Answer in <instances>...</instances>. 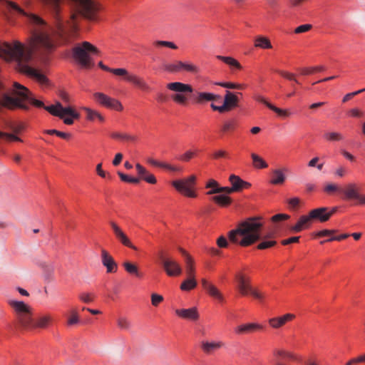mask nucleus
<instances>
[{"mask_svg":"<svg viewBox=\"0 0 365 365\" xmlns=\"http://www.w3.org/2000/svg\"><path fill=\"white\" fill-rule=\"evenodd\" d=\"M43 4L57 13L61 0H40ZM77 6L79 12L89 20H95L100 8L93 0H72ZM8 6L26 16L31 27V41L29 47L19 41L13 43H0V57L16 62V68L20 73L26 75L41 85H47L46 76L38 70L31 67L28 63L34 53L44 56L51 53L55 46L54 37L59 38L63 43H69L75 37L77 26L74 22L76 14H72L71 21L64 24L56 14L55 28L49 26L42 18L28 14L16 4L7 1ZM29 104L38 108H43L52 115L60 118L66 125L73 124L75 119H79L80 114L72 107H63L60 102L54 105L45 106L44 103L34 98L30 91L19 83L14 82L9 91H5L0 83V105L9 109H29Z\"/></svg>","mask_w":365,"mask_h":365,"instance_id":"f257e3e1","label":"nucleus"},{"mask_svg":"<svg viewBox=\"0 0 365 365\" xmlns=\"http://www.w3.org/2000/svg\"><path fill=\"white\" fill-rule=\"evenodd\" d=\"M263 222L259 217H249L239 223L237 228L229 232L228 237L231 242L242 247L250 246L262 240L257 248L265 250L274 246L275 240H268L271 235L262 236Z\"/></svg>","mask_w":365,"mask_h":365,"instance_id":"f03ea898","label":"nucleus"},{"mask_svg":"<svg viewBox=\"0 0 365 365\" xmlns=\"http://www.w3.org/2000/svg\"><path fill=\"white\" fill-rule=\"evenodd\" d=\"M7 302L14 312V326L17 329L33 331L45 329L52 320L50 314L34 317L31 307L22 301L9 299Z\"/></svg>","mask_w":365,"mask_h":365,"instance_id":"7ed1b4c3","label":"nucleus"},{"mask_svg":"<svg viewBox=\"0 0 365 365\" xmlns=\"http://www.w3.org/2000/svg\"><path fill=\"white\" fill-rule=\"evenodd\" d=\"M98 66L106 71L110 72L118 76L123 77L126 81L133 83L143 91L148 92L151 91L150 86L143 78L137 76L136 74L129 73L125 68H110L107 66H105L101 61L98 63Z\"/></svg>","mask_w":365,"mask_h":365,"instance_id":"20e7f679","label":"nucleus"},{"mask_svg":"<svg viewBox=\"0 0 365 365\" xmlns=\"http://www.w3.org/2000/svg\"><path fill=\"white\" fill-rule=\"evenodd\" d=\"M98 49L88 41L77 45L73 48V56L81 66L88 68L91 66L90 53H98Z\"/></svg>","mask_w":365,"mask_h":365,"instance_id":"39448f33","label":"nucleus"},{"mask_svg":"<svg viewBox=\"0 0 365 365\" xmlns=\"http://www.w3.org/2000/svg\"><path fill=\"white\" fill-rule=\"evenodd\" d=\"M167 88L175 92V94L172 96V99L181 105L187 103L188 100V95L192 93L193 88L190 84L183 83L181 82L170 83L167 85Z\"/></svg>","mask_w":365,"mask_h":365,"instance_id":"423d86ee","label":"nucleus"},{"mask_svg":"<svg viewBox=\"0 0 365 365\" xmlns=\"http://www.w3.org/2000/svg\"><path fill=\"white\" fill-rule=\"evenodd\" d=\"M236 279L237 281V289L242 295L245 296L250 294L259 300H262L264 298V295L263 293L256 289H254L251 286L249 278H246L242 274H237L236 275Z\"/></svg>","mask_w":365,"mask_h":365,"instance_id":"0eeeda50","label":"nucleus"},{"mask_svg":"<svg viewBox=\"0 0 365 365\" xmlns=\"http://www.w3.org/2000/svg\"><path fill=\"white\" fill-rule=\"evenodd\" d=\"M196 177L190 175L187 178L174 180L172 185L180 193L189 197H195L196 194L193 190L195 185Z\"/></svg>","mask_w":365,"mask_h":365,"instance_id":"6e6552de","label":"nucleus"},{"mask_svg":"<svg viewBox=\"0 0 365 365\" xmlns=\"http://www.w3.org/2000/svg\"><path fill=\"white\" fill-rule=\"evenodd\" d=\"M340 192L343 194L345 200H356L357 204L365 205V195L359 193V187L356 183H348L344 188L340 189Z\"/></svg>","mask_w":365,"mask_h":365,"instance_id":"1a4fd4ad","label":"nucleus"},{"mask_svg":"<svg viewBox=\"0 0 365 365\" xmlns=\"http://www.w3.org/2000/svg\"><path fill=\"white\" fill-rule=\"evenodd\" d=\"M94 99L101 106L108 108L114 109L118 111H121L123 106L121 103L115 99L109 97L108 96L97 92L93 94Z\"/></svg>","mask_w":365,"mask_h":365,"instance_id":"9d476101","label":"nucleus"},{"mask_svg":"<svg viewBox=\"0 0 365 365\" xmlns=\"http://www.w3.org/2000/svg\"><path fill=\"white\" fill-rule=\"evenodd\" d=\"M238 98L236 95L232 93V92L227 91L224 97V103L221 106H215V104H211V108L213 110H217L220 113H224L231 110L233 108H235L238 106Z\"/></svg>","mask_w":365,"mask_h":365,"instance_id":"9b49d317","label":"nucleus"},{"mask_svg":"<svg viewBox=\"0 0 365 365\" xmlns=\"http://www.w3.org/2000/svg\"><path fill=\"white\" fill-rule=\"evenodd\" d=\"M160 259L164 270L169 277H175L181 274L182 267L177 261L163 256H160Z\"/></svg>","mask_w":365,"mask_h":365,"instance_id":"f8f14e48","label":"nucleus"},{"mask_svg":"<svg viewBox=\"0 0 365 365\" xmlns=\"http://www.w3.org/2000/svg\"><path fill=\"white\" fill-rule=\"evenodd\" d=\"M109 223L116 239L122 245L128 247H130L134 250H137V247L132 244L128 236L124 233L122 229L115 222L110 221Z\"/></svg>","mask_w":365,"mask_h":365,"instance_id":"ddd939ff","label":"nucleus"},{"mask_svg":"<svg viewBox=\"0 0 365 365\" xmlns=\"http://www.w3.org/2000/svg\"><path fill=\"white\" fill-rule=\"evenodd\" d=\"M101 262L108 273L116 272L118 264L113 257L104 249L101 250Z\"/></svg>","mask_w":365,"mask_h":365,"instance_id":"4468645a","label":"nucleus"},{"mask_svg":"<svg viewBox=\"0 0 365 365\" xmlns=\"http://www.w3.org/2000/svg\"><path fill=\"white\" fill-rule=\"evenodd\" d=\"M295 315L293 314H286L281 317H273L269 319L268 323L273 329H279L283 327L287 322L293 320Z\"/></svg>","mask_w":365,"mask_h":365,"instance_id":"2eb2a0df","label":"nucleus"},{"mask_svg":"<svg viewBox=\"0 0 365 365\" xmlns=\"http://www.w3.org/2000/svg\"><path fill=\"white\" fill-rule=\"evenodd\" d=\"M147 162L155 167L161 168L171 173H182V168L179 165L169 164L165 162H160L153 158H148Z\"/></svg>","mask_w":365,"mask_h":365,"instance_id":"dca6fc26","label":"nucleus"},{"mask_svg":"<svg viewBox=\"0 0 365 365\" xmlns=\"http://www.w3.org/2000/svg\"><path fill=\"white\" fill-rule=\"evenodd\" d=\"M312 221H319L324 222L329 220V215L327 214V207H322L312 210L309 212Z\"/></svg>","mask_w":365,"mask_h":365,"instance_id":"f3484780","label":"nucleus"},{"mask_svg":"<svg viewBox=\"0 0 365 365\" xmlns=\"http://www.w3.org/2000/svg\"><path fill=\"white\" fill-rule=\"evenodd\" d=\"M192 98L196 103L202 104L220 99V96L207 92H196L192 95Z\"/></svg>","mask_w":365,"mask_h":365,"instance_id":"a211bd4d","label":"nucleus"},{"mask_svg":"<svg viewBox=\"0 0 365 365\" xmlns=\"http://www.w3.org/2000/svg\"><path fill=\"white\" fill-rule=\"evenodd\" d=\"M202 285L210 297L217 299L220 302H222L224 300L222 293L214 284L210 283L205 279H202Z\"/></svg>","mask_w":365,"mask_h":365,"instance_id":"6ab92c4d","label":"nucleus"},{"mask_svg":"<svg viewBox=\"0 0 365 365\" xmlns=\"http://www.w3.org/2000/svg\"><path fill=\"white\" fill-rule=\"evenodd\" d=\"M255 99L257 101L263 103L265 105L267 108H269L270 110L275 112L278 115L283 117V118H288L290 116L291 113L288 110H283L281 108H279L269 102H268L263 96H257L255 97Z\"/></svg>","mask_w":365,"mask_h":365,"instance_id":"aec40b11","label":"nucleus"},{"mask_svg":"<svg viewBox=\"0 0 365 365\" xmlns=\"http://www.w3.org/2000/svg\"><path fill=\"white\" fill-rule=\"evenodd\" d=\"M229 180L231 183L232 190L236 192H240L244 188H249L251 186L250 182L244 181L239 176L235 175H231L229 178Z\"/></svg>","mask_w":365,"mask_h":365,"instance_id":"412c9836","label":"nucleus"},{"mask_svg":"<svg viewBox=\"0 0 365 365\" xmlns=\"http://www.w3.org/2000/svg\"><path fill=\"white\" fill-rule=\"evenodd\" d=\"M175 313L180 317L185 319L195 321L199 318V314L196 307L176 309Z\"/></svg>","mask_w":365,"mask_h":365,"instance_id":"4be33fe9","label":"nucleus"},{"mask_svg":"<svg viewBox=\"0 0 365 365\" xmlns=\"http://www.w3.org/2000/svg\"><path fill=\"white\" fill-rule=\"evenodd\" d=\"M288 170L287 168L282 169H274L272 170V177L269 180L270 184L272 185H282L286 180V175L284 172H287Z\"/></svg>","mask_w":365,"mask_h":365,"instance_id":"5701e85b","label":"nucleus"},{"mask_svg":"<svg viewBox=\"0 0 365 365\" xmlns=\"http://www.w3.org/2000/svg\"><path fill=\"white\" fill-rule=\"evenodd\" d=\"M262 328L263 327L259 324L250 323L237 327L235 331L237 334H250L257 330H261Z\"/></svg>","mask_w":365,"mask_h":365,"instance_id":"b1692460","label":"nucleus"},{"mask_svg":"<svg viewBox=\"0 0 365 365\" xmlns=\"http://www.w3.org/2000/svg\"><path fill=\"white\" fill-rule=\"evenodd\" d=\"M312 222L309 214L308 215H302L299 217L296 225L291 227L290 230L294 232H299L304 229L308 228Z\"/></svg>","mask_w":365,"mask_h":365,"instance_id":"393cba45","label":"nucleus"},{"mask_svg":"<svg viewBox=\"0 0 365 365\" xmlns=\"http://www.w3.org/2000/svg\"><path fill=\"white\" fill-rule=\"evenodd\" d=\"M222 346L223 343L222 341H202L201 344L202 351L208 354L220 349Z\"/></svg>","mask_w":365,"mask_h":365,"instance_id":"a878e982","label":"nucleus"},{"mask_svg":"<svg viewBox=\"0 0 365 365\" xmlns=\"http://www.w3.org/2000/svg\"><path fill=\"white\" fill-rule=\"evenodd\" d=\"M111 138L127 142L135 143L138 138L136 135L128 133L113 132L110 134Z\"/></svg>","mask_w":365,"mask_h":365,"instance_id":"bb28decb","label":"nucleus"},{"mask_svg":"<svg viewBox=\"0 0 365 365\" xmlns=\"http://www.w3.org/2000/svg\"><path fill=\"white\" fill-rule=\"evenodd\" d=\"M123 266L125 271L130 274L134 275L138 278L143 277V273L139 271L138 267L135 264L125 261L123 263Z\"/></svg>","mask_w":365,"mask_h":365,"instance_id":"cd10ccee","label":"nucleus"},{"mask_svg":"<svg viewBox=\"0 0 365 365\" xmlns=\"http://www.w3.org/2000/svg\"><path fill=\"white\" fill-rule=\"evenodd\" d=\"M83 110L86 112L88 120L94 121L98 119L101 122L104 121V117L98 111L86 107H84Z\"/></svg>","mask_w":365,"mask_h":365,"instance_id":"c85d7f7f","label":"nucleus"},{"mask_svg":"<svg viewBox=\"0 0 365 365\" xmlns=\"http://www.w3.org/2000/svg\"><path fill=\"white\" fill-rule=\"evenodd\" d=\"M255 46L263 49L272 48V46L269 39L262 36H258L255 39Z\"/></svg>","mask_w":365,"mask_h":365,"instance_id":"c756f323","label":"nucleus"},{"mask_svg":"<svg viewBox=\"0 0 365 365\" xmlns=\"http://www.w3.org/2000/svg\"><path fill=\"white\" fill-rule=\"evenodd\" d=\"M185 263L187 277H195V261L193 258L191 256H187Z\"/></svg>","mask_w":365,"mask_h":365,"instance_id":"7c9ffc66","label":"nucleus"},{"mask_svg":"<svg viewBox=\"0 0 365 365\" xmlns=\"http://www.w3.org/2000/svg\"><path fill=\"white\" fill-rule=\"evenodd\" d=\"M195 277H187L180 284V289L182 291H190L197 287Z\"/></svg>","mask_w":365,"mask_h":365,"instance_id":"2f4dec72","label":"nucleus"},{"mask_svg":"<svg viewBox=\"0 0 365 365\" xmlns=\"http://www.w3.org/2000/svg\"><path fill=\"white\" fill-rule=\"evenodd\" d=\"M216 58L217 59L223 61L224 63H225L226 64H227L228 66H230L232 68H237L238 70L242 69L241 64L236 59H235L232 57H230V56H217Z\"/></svg>","mask_w":365,"mask_h":365,"instance_id":"473e14b6","label":"nucleus"},{"mask_svg":"<svg viewBox=\"0 0 365 365\" xmlns=\"http://www.w3.org/2000/svg\"><path fill=\"white\" fill-rule=\"evenodd\" d=\"M216 58L217 59L223 61L224 63H225L226 64H227L228 66H230L232 68H237L238 70L242 69L241 64L236 59H235L232 57H230V56H217Z\"/></svg>","mask_w":365,"mask_h":365,"instance_id":"72a5a7b5","label":"nucleus"},{"mask_svg":"<svg viewBox=\"0 0 365 365\" xmlns=\"http://www.w3.org/2000/svg\"><path fill=\"white\" fill-rule=\"evenodd\" d=\"M251 158L252 159L253 166L255 168L262 169L267 168L268 167V164L258 155L252 153Z\"/></svg>","mask_w":365,"mask_h":365,"instance_id":"f704fd0d","label":"nucleus"},{"mask_svg":"<svg viewBox=\"0 0 365 365\" xmlns=\"http://www.w3.org/2000/svg\"><path fill=\"white\" fill-rule=\"evenodd\" d=\"M324 138L331 142L341 141L344 140V135L339 132H327L324 133Z\"/></svg>","mask_w":365,"mask_h":365,"instance_id":"c9c22d12","label":"nucleus"},{"mask_svg":"<svg viewBox=\"0 0 365 365\" xmlns=\"http://www.w3.org/2000/svg\"><path fill=\"white\" fill-rule=\"evenodd\" d=\"M212 200L222 206H227L232 202V200L230 197L224 195L214 196L212 197Z\"/></svg>","mask_w":365,"mask_h":365,"instance_id":"e433bc0d","label":"nucleus"},{"mask_svg":"<svg viewBox=\"0 0 365 365\" xmlns=\"http://www.w3.org/2000/svg\"><path fill=\"white\" fill-rule=\"evenodd\" d=\"M182 61H177L174 63L165 65L164 68L166 71L171 73H178L182 71Z\"/></svg>","mask_w":365,"mask_h":365,"instance_id":"4c0bfd02","label":"nucleus"},{"mask_svg":"<svg viewBox=\"0 0 365 365\" xmlns=\"http://www.w3.org/2000/svg\"><path fill=\"white\" fill-rule=\"evenodd\" d=\"M324 70V66H316V67H311V68H300L299 71L301 72V74L302 75H311L312 73H314V72H317V71H322Z\"/></svg>","mask_w":365,"mask_h":365,"instance_id":"58836bf2","label":"nucleus"},{"mask_svg":"<svg viewBox=\"0 0 365 365\" xmlns=\"http://www.w3.org/2000/svg\"><path fill=\"white\" fill-rule=\"evenodd\" d=\"M118 327L123 330H129L130 328V322L125 317H119L117 319Z\"/></svg>","mask_w":365,"mask_h":365,"instance_id":"ea45409f","label":"nucleus"},{"mask_svg":"<svg viewBox=\"0 0 365 365\" xmlns=\"http://www.w3.org/2000/svg\"><path fill=\"white\" fill-rule=\"evenodd\" d=\"M118 175L120 177V180L125 182L137 184L140 182L139 178L130 177L128 175H125L120 171L118 172Z\"/></svg>","mask_w":365,"mask_h":365,"instance_id":"a19ab883","label":"nucleus"},{"mask_svg":"<svg viewBox=\"0 0 365 365\" xmlns=\"http://www.w3.org/2000/svg\"><path fill=\"white\" fill-rule=\"evenodd\" d=\"M236 127V122L234 120H230L225 121L222 126V131L223 133H227L235 130Z\"/></svg>","mask_w":365,"mask_h":365,"instance_id":"79ce46f5","label":"nucleus"},{"mask_svg":"<svg viewBox=\"0 0 365 365\" xmlns=\"http://www.w3.org/2000/svg\"><path fill=\"white\" fill-rule=\"evenodd\" d=\"M217 85L230 89H243L244 85L230 82L217 83Z\"/></svg>","mask_w":365,"mask_h":365,"instance_id":"37998d69","label":"nucleus"},{"mask_svg":"<svg viewBox=\"0 0 365 365\" xmlns=\"http://www.w3.org/2000/svg\"><path fill=\"white\" fill-rule=\"evenodd\" d=\"M182 70L192 73H197L200 71L199 68L192 63L182 62Z\"/></svg>","mask_w":365,"mask_h":365,"instance_id":"c03bdc74","label":"nucleus"},{"mask_svg":"<svg viewBox=\"0 0 365 365\" xmlns=\"http://www.w3.org/2000/svg\"><path fill=\"white\" fill-rule=\"evenodd\" d=\"M135 168H136L138 174L140 177L139 179L140 180L142 179V180H145V179L146 178V176H148L150 173L143 166H142L139 163H137L135 165Z\"/></svg>","mask_w":365,"mask_h":365,"instance_id":"a18cd8bd","label":"nucleus"},{"mask_svg":"<svg viewBox=\"0 0 365 365\" xmlns=\"http://www.w3.org/2000/svg\"><path fill=\"white\" fill-rule=\"evenodd\" d=\"M9 128L15 134H19L25 128L24 123H11L9 125Z\"/></svg>","mask_w":365,"mask_h":365,"instance_id":"49530a36","label":"nucleus"},{"mask_svg":"<svg viewBox=\"0 0 365 365\" xmlns=\"http://www.w3.org/2000/svg\"><path fill=\"white\" fill-rule=\"evenodd\" d=\"M336 230H322L321 231H319L315 234L316 237H327L331 238L333 236V234L336 233Z\"/></svg>","mask_w":365,"mask_h":365,"instance_id":"de8ad7c7","label":"nucleus"},{"mask_svg":"<svg viewBox=\"0 0 365 365\" xmlns=\"http://www.w3.org/2000/svg\"><path fill=\"white\" fill-rule=\"evenodd\" d=\"M195 155V153L190 150H187L185 153L179 156L178 159L182 162H188Z\"/></svg>","mask_w":365,"mask_h":365,"instance_id":"09e8293b","label":"nucleus"},{"mask_svg":"<svg viewBox=\"0 0 365 365\" xmlns=\"http://www.w3.org/2000/svg\"><path fill=\"white\" fill-rule=\"evenodd\" d=\"M78 322H79V318H78V314L77 313V311L72 310L71 314L68 317V321H67L68 325L71 326V325L78 323Z\"/></svg>","mask_w":365,"mask_h":365,"instance_id":"8fccbe9b","label":"nucleus"},{"mask_svg":"<svg viewBox=\"0 0 365 365\" xmlns=\"http://www.w3.org/2000/svg\"><path fill=\"white\" fill-rule=\"evenodd\" d=\"M0 138H4L9 141H19L21 142V139L13 133H4L0 131Z\"/></svg>","mask_w":365,"mask_h":365,"instance_id":"3c124183","label":"nucleus"},{"mask_svg":"<svg viewBox=\"0 0 365 365\" xmlns=\"http://www.w3.org/2000/svg\"><path fill=\"white\" fill-rule=\"evenodd\" d=\"M78 297L83 302L88 304L93 302L94 295L91 293L83 292L79 294Z\"/></svg>","mask_w":365,"mask_h":365,"instance_id":"603ef678","label":"nucleus"},{"mask_svg":"<svg viewBox=\"0 0 365 365\" xmlns=\"http://www.w3.org/2000/svg\"><path fill=\"white\" fill-rule=\"evenodd\" d=\"M154 43L157 46H165V47L170 48L172 49H177V48H178L177 46L171 41H156Z\"/></svg>","mask_w":365,"mask_h":365,"instance_id":"864d4df0","label":"nucleus"},{"mask_svg":"<svg viewBox=\"0 0 365 365\" xmlns=\"http://www.w3.org/2000/svg\"><path fill=\"white\" fill-rule=\"evenodd\" d=\"M163 301V297L158 294H151V303L154 307H157L160 302Z\"/></svg>","mask_w":365,"mask_h":365,"instance_id":"5fc2aeb1","label":"nucleus"},{"mask_svg":"<svg viewBox=\"0 0 365 365\" xmlns=\"http://www.w3.org/2000/svg\"><path fill=\"white\" fill-rule=\"evenodd\" d=\"M312 29L311 24H303L297 27L294 30L295 34H301L309 31Z\"/></svg>","mask_w":365,"mask_h":365,"instance_id":"6e6d98bb","label":"nucleus"},{"mask_svg":"<svg viewBox=\"0 0 365 365\" xmlns=\"http://www.w3.org/2000/svg\"><path fill=\"white\" fill-rule=\"evenodd\" d=\"M364 91H365V88H363V89H361V90L352 92V93H347L344 96V98L342 99V102L346 103L348 101H349L351 98H353L354 96H355Z\"/></svg>","mask_w":365,"mask_h":365,"instance_id":"4d7b16f0","label":"nucleus"},{"mask_svg":"<svg viewBox=\"0 0 365 365\" xmlns=\"http://www.w3.org/2000/svg\"><path fill=\"white\" fill-rule=\"evenodd\" d=\"M278 73L284 78H287L290 81H294L298 83L297 80L295 78L294 75L293 73L284 71H278Z\"/></svg>","mask_w":365,"mask_h":365,"instance_id":"13d9d810","label":"nucleus"},{"mask_svg":"<svg viewBox=\"0 0 365 365\" xmlns=\"http://www.w3.org/2000/svg\"><path fill=\"white\" fill-rule=\"evenodd\" d=\"M289 218V215L287 214H277L272 217V222H279L282 220H288Z\"/></svg>","mask_w":365,"mask_h":365,"instance_id":"bf43d9fd","label":"nucleus"},{"mask_svg":"<svg viewBox=\"0 0 365 365\" xmlns=\"http://www.w3.org/2000/svg\"><path fill=\"white\" fill-rule=\"evenodd\" d=\"M217 244L218 247H221V248H225L228 246V242L224 236H220L217 240Z\"/></svg>","mask_w":365,"mask_h":365,"instance_id":"052dcab7","label":"nucleus"},{"mask_svg":"<svg viewBox=\"0 0 365 365\" xmlns=\"http://www.w3.org/2000/svg\"><path fill=\"white\" fill-rule=\"evenodd\" d=\"M96 172H97L98 175H100L101 178H105L106 177L110 178V175L107 174L105 171H103L102 170V163H99L97 165Z\"/></svg>","mask_w":365,"mask_h":365,"instance_id":"680f3d73","label":"nucleus"},{"mask_svg":"<svg viewBox=\"0 0 365 365\" xmlns=\"http://www.w3.org/2000/svg\"><path fill=\"white\" fill-rule=\"evenodd\" d=\"M340 189L341 188H339L336 185L334 184H328L325 187H324V191L327 192H335V191H339L340 192Z\"/></svg>","mask_w":365,"mask_h":365,"instance_id":"e2e57ef3","label":"nucleus"},{"mask_svg":"<svg viewBox=\"0 0 365 365\" xmlns=\"http://www.w3.org/2000/svg\"><path fill=\"white\" fill-rule=\"evenodd\" d=\"M299 240V237H292L290 238L283 240L281 242L283 245H287L291 243L298 242Z\"/></svg>","mask_w":365,"mask_h":365,"instance_id":"0e129e2a","label":"nucleus"},{"mask_svg":"<svg viewBox=\"0 0 365 365\" xmlns=\"http://www.w3.org/2000/svg\"><path fill=\"white\" fill-rule=\"evenodd\" d=\"M274 356L279 358L291 357V355L282 350H277L274 352Z\"/></svg>","mask_w":365,"mask_h":365,"instance_id":"69168bd1","label":"nucleus"},{"mask_svg":"<svg viewBox=\"0 0 365 365\" xmlns=\"http://www.w3.org/2000/svg\"><path fill=\"white\" fill-rule=\"evenodd\" d=\"M122 159H123L122 153H117L113 160V165L114 166H118L121 163Z\"/></svg>","mask_w":365,"mask_h":365,"instance_id":"338daca9","label":"nucleus"},{"mask_svg":"<svg viewBox=\"0 0 365 365\" xmlns=\"http://www.w3.org/2000/svg\"><path fill=\"white\" fill-rule=\"evenodd\" d=\"M349 113L353 117H357V118L361 117L363 115V113L361 111H360L358 108H352V109H351L349 110Z\"/></svg>","mask_w":365,"mask_h":365,"instance_id":"774afa93","label":"nucleus"}]
</instances>
